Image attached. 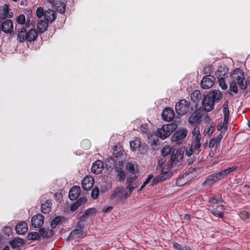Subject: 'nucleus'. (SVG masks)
<instances>
[{"instance_id": "obj_53", "label": "nucleus", "mask_w": 250, "mask_h": 250, "mask_svg": "<svg viewBox=\"0 0 250 250\" xmlns=\"http://www.w3.org/2000/svg\"><path fill=\"white\" fill-rule=\"evenodd\" d=\"M173 247L175 249L179 250H185V248H184L185 247L182 246V245H181L180 244H179L177 243H174Z\"/></svg>"}, {"instance_id": "obj_37", "label": "nucleus", "mask_w": 250, "mask_h": 250, "mask_svg": "<svg viewBox=\"0 0 250 250\" xmlns=\"http://www.w3.org/2000/svg\"><path fill=\"white\" fill-rule=\"evenodd\" d=\"M64 218L61 216H58L55 217L51 223V227L52 229H55L57 226L59 224L61 221Z\"/></svg>"}, {"instance_id": "obj_64", "label": "nucleus", "mask_w": 250, "mask_h": 250, "mask_svg": "<svg viewBox=\"0 0 250 250\" xmlns=\"http://www.w3.org/2000/svg\"><path fill=\"white\" fill-rule=\"evenodd\" d=\"M147 148H148V146H143V150H142V151L140 152V153H145V152L146 151Z\"/></svg>"}, {"instance_id": "obj_58", "label": "nucleus", "mask_w": 250, "mask_h": 250, "mask_svg": "<svg viewBox=\"0 0 250 250\" xmlns=\"http://www.w3.org/2000/svg\"><path fill=\"white\" fill-rule=\"evenodd\" d=\"M229 116H224L223 123L225 126H228Z\"/></svg>"}, {"instance_id": "obj_42", "label": "nucleus", "mask_w": 250, "mask_h": 250, "mask_svg": "<svg viewBox=\"0 0 250 250\" xmlns=\"http://www.w3.org/2000/svg\"><path fill=\"white\" fill-rule=\"evenodd\" d=\"M239 215L241 219L243 220L250 218V212L245 210H242Z\"/></svg>"}, {"instance_id": "obj_9", "label": "nucleus", "mask_w": 250, "mask_h": 250, "mask_svg": "<svg viewBox=\"0 0 250 250\" xmlns=\"http://www.w3.org/2000/svg\"><path fill=\"white\" fill-rule=\"evenodd\" d=\"M201 143L191 141V145L186 150L185 155L190 157L192 154L198 155L201 151Z\"/></svg>"}, {"instance_id": "obj_7", "label": "nucleus", "mask_w": 250, "mask_h": 250, "mask_svg": "<svg viewBox=\"0 0 250 250\" xmlns=\"http://www.w3.org/2000/svg\"><path fill=\"white\" fill-rule=\"evenodd\" d=\"M189 109V103L185 99L181 100L175 105L176 111L180 115H184L188 113Z\"/></svg>"}, {"instance_id": "obj_26", "label": "nucleus", "mask_w": 250, "mask_h": 250, "mask_svg": "<svg viewBox=\"0 0 250 250\" xmlns=\"http://www.w3.org/2000/svg\"><path fill=\"white\" fill-rule=\"evenodd\" d=\"M44 17L46 21L51 22L56 19L55 13L52 10H48L44 12Z\"/></svg>"}, {"instance_id": "obj_27", "label": "nucleus", "mask_w": 250, "mask_h": 250, "mask_svg": "<svg viewBox=\"0 0 250 250\" xmlns=\"http://www.w3.org/2000/svg\"><path fill=\"white\" fill-rule=\"evenodd\" d=\"M222 202V197L220 193L215 194L208 199V203L212 204H217Z\"/></svg>"}, {"instance_id": "obj_59", "label": "nucleus", "mask_w": 250, "mask_h": 250, "mask_svg": "<svg viewBox=\"0 0 250 250\" xmlns=\"http://www.w3.org/2000/svg\"><path fill=\"white\" fill-rule=\"evenodd\" d=\"M166 162L165 157L162 158L158 161V164L160 166H162Z\"/></svg>"}, {"instance_id": "obj_2", "label": "nucleus", "mask_w": 250, "mask_h": 250, "mask_svg": "<svg viewBox=\"0 0 250 250\" xmlns=\"http://www.w3.org/2000/svg\"><path fill=\"white\" fill-rule=\"evenodd\" d=\"M222 97L221 92L216 90L204 95L202 102L203 108L207 112L210 111L213 108L215 103L220 102Z\"/></svg>"}, {"instance_id": "obj_4", "label": "nucleus", "mask_w": 250, "mask_h": 250, "mask_svg": "<svg viewBox=\"0 0 250 250\" xmlns=\"http://www.w3.org/2000/svg\"><path fill=\"white\" fill-rule=\"evenodd\" d=\"M215 75L221 88L223 90L227 89L228 85L225 83V79L228 77V67L226 65L219 66L215 72Z\"/></svg>"}, {"instance_id": "obj_31", "label": "nucleus", "mask_w": 250, "mask_h": 250, "mask_svg": "<svg viewBox=\"0 0 250 250\" xmlns=\"http://www.w3.org/2000/svg\"><path fill=\"white\" fill-rule=\"evenodd\" d=\"M125 191H126L124 190V188L123 187H118L114 190L113 193L111 195V198L112 199L115 198L117 196L120 195L122 193L124 194V197L126 198L125 197Z\"/></svg>"}, {"instance_id": "obj_57", "label": "nucleus", "mask_w": 250, "mask_h": 250, "mask_svg": "<svg viewBox=\"0 0 250 250\" xmlns=\"http://www.w3.org/2000/svg\"><path fill=\"white\" fill-rule=\"evenodd\" d=\"M228 126H225L224 123H221L219 125H218V129L219 130L226 129H227Z\"/></svg>"}, {"instance_id": "obj_35", "label": "nucleus", "mask_w": 250, "mask_h": 250, "mask_svg": "<svg viewBox=\"0 0 250 250\" xmlns=\"http://www.w3.org/2000/svg\"><path fill=\"white\" fill-rule=\"evenodd\" d=\"M96 212V209L94 208H90L86 210H85L83 212H80L79 214V216L81 218L84 217H87L89 216H91L94 214Z\"/></svg>"}, {"instance_id": "obj_1", "label": "nucleus", "mask_w": 250, "mask_h": 250, "mask_svg": "<svg viewBox=\"0 0 250 250\" xmlns=\"http://www.w3.org/2000/svg\"><path fill=\"white\" fill-rule=\"evenodd\" d=\"M182 160V155L176 156L173 153L172 154L170 163L168 166H165L161 170V173L158 175L153 180L156 183L166 180V179L172 176V173L170 171L171 168L174 166H179L181 165V161Z\"/></svg>"}, {"instance_id": "obj_62", "label": "nucleus", "mask_w": 250, "mask_h": 250, "mask_svg": "<svg viewBox=\"0 0 250 250\" xmlns=\"http://www.w3.org/2000/svg\"><path fill=\"white\" fill-rule=\"evenodd\" d=\"M195 159L194 158V157H193V158H189L188 160V164H191L195 161Z\"/></svg>"}, {"instance_id": "obj_21", "label": "nucleus", "mask_w": 250, "mask_h": 250, "mask_svg": "<svg viewBox=\"0 0 250 250\" xmlns=\"http://www.w3.org/2000/svg\"><path fill=\"white\" fill-rule=\"evenodd\" d=\"M201 118V114L200 111H196L192 113L191 115L189 117L188 121L191 124L197 123L199 122Z\"/></svg>"}, {"instance_id": "obj_3", "label": "nucleus", "mask_w": 250, "mask_h": 250, "mask_svg": "<svg viewBox=\"0 0 250 250\" xmlns=\"http://www.w3.org/2000/svg\"><path fill=\"white\" fill-rule=\"evenodd\" d=\"M38 36L37 32L35 29H31L27 32L26 29L22 27L18 30V38L21 42L25 41L34 42L36 40Z\"/></svg>"}, {"instance_id": "obj_14", "label": "nucleus", "mask_w": 250, "mask_h": 250, "mask_svg": "<svg viewBox=\"0 0 250 250\" xmlns=\"http://www.w3.org/2000/svg\"><path fill=\"white\" fill-rule=\"evenodd\" d=\"M94 184V178L91 176H86L83 179L82 186L84 190H89L93 187Z\"/></svg>"}, {"instance_id": "obj_23", "label": "nucleus", "mask_w": 250, "mask_h": 250, "mask_svg": "<svg viewBox=\"0 0 250 250\" xmlns=\"http://www.w3.org/2000/svg\"><path fill=\"white\" fill-rule=\"evenodd\" d=\"M52 203L47 200L41 205V211L44 214H48L51 211Z\"/></svg>"}, {"instance_id": "obj_45", "label": "nucleus", "mask_w": 250, "mask_h": 250, "mask_svg": "<svg viewBox=\"0 0 250 250\" xmlns=\"http://www.w3.org/2000/svg\"><path fill=\"white\" fill-rule=\"evenodd\" d=\"M229 90L230 92H233L235 94L238 93L237 85L234 82H231L229 84Z\"/></svg>"}, {"instance_id": "obj_43", "label": "nucleus", "mask_w": 250, "mask_h": 250, "mask_svg": "<svg viewBox=\"0 0 250 250\" xmlns=\"http://www.w3.org/2000/svg\"><path fill=\"white\" fill-rule=\"evenodd\" d=\"M171 148L169 146H166L162 150V154L164 157L169 155L170 154Z\"/></svg>"}, {"instance_id": "obj_56", "label": "nucleus", "mask_w": 250, "mask_h": 250, "mask_svg": "<svg viewBox=\"0 0 250 250\" xmlns=\"http://www.w3.org/2000/svg\"><path fill=\"white\" fill-rule=\"evenodd\" d=\"M214 146H215L216 148V144L215 143L214 140L212 139L209 142V147L210 148H213Z\"/></svg>"}, {"instance_id": "obj_36", "label": "nucleus", "mask_w": 250, "mask_h": 250, "mask_svg": "<svg viewBox=\"0 0 250 250\" xmlns=\"http://www.w3.org/2000/svg\"><path fill=\"white\" fill-rule=\"evenodd\" d=\"M17 21L18 23L23 25L25 24L26 27H29L30 25V21H25V17L23 14H21L17 18Z\"/></svg>"}, {"instance_id": "obj_46", "label": "nucleus", "mask_w": 250, "mask_h": 250, "mask_svg": "<svg viewBox=\"0 0 250 250\" xmlns=\"http://www.w3.org/2000/svg\"><path fill=\"white\" fill-rule=\"evenodd\" d=\"M123 163L122 161H118L115 165V171L116 172L123 171Z\"/></svg>"}, {"instance_id": "obj_52", "label": "nucleus", "mask_w": 250, "mask_h": 250, "mask_svg": "<svg viewBox=\"0 0 250 250\" xmlns=\"http://www.w3.org/2000/svg\"><path fill=\"white\" fill-rule=\"evenodd\" d=\"M140 130L143 133H147L148 130L147 125H142L140 126Z\"/></svg>"}, {"instance_id": "obj_6", "label": "nucleus", "mask_w": 250, "mask_h": 250, "mask_svg": "<svg viewBox=\"0 0 250 250\" xmlns=\"http://www.w3.org/2000/svg\"><path fill=\"white\" fill-rule=\"evenodd\" d=\"M233 81L235 83L239 85L242 90L247 89L246 81L244 82L245 78L244 77V73L240 70L235 71L232 76Z\"/></svg>"}, {"instance_id": "obj_8", "label": "nucleus", "mask_w": 250, "mask_h": 250, "mask_svg": "<svg viewBox=\"0 0 250 250\" xmlns=\"http://www.w3.org/2000/svg\"><path fill=\"white\" fill-rule=\"evenodd\" d=\"M138 175H134L132 176H128L127 177V186L126 187V190L125 193V197H127L129 196L132 191L138 186V183L135 180L138 178Z\"/></svg>"}, {"instance_id": "obj_51", "label": "nucleus", "mask_w": 250, "mask_h": 250, "mask_svg": "<svg viewBox=\"0 0 250 250\" xmlns=\"http://www.w3.org/2000/svg\"><path fill=\"white\" fill-rule=\"evenodd\" d=\"M86 199L85 197H81L78 199L76 202L78 203L79 206H82L86 202Z\"/></svg>"}, {"instance_id": "obj_61", "label": "nucleus", "mask_w": 250, "mask_h": 250, "mask_svg": "<svg viewBox=\"0 0 250 250\" xmlns=\"http://www.w3.org/2000/svg\"><path fill=\"white\" fill-rule=\"evenodd\" d=\"M84 144H87V146L86 147H85V149L88 148L90 146V143L89 142V141L88 140H84L82 142V145H83Z\"/></svg>"}, {"instance_id": "obj_32", "label": "nucleus", "mask_w": 250, "mask_h": 250, "mask_svg": "<svg viewBox=\"0 0 250 250\" xmlns=\"http://www.w3.org/2000/svg\"><path fill=\"white\" fill-rule=\"evenodd\" d=\"M202 97V94L199 90H194L190 95L191 100L194 103H196L200 101Z\"/></svg>"}, {"instance_id": "obj_5", "label": "nucleus", "mask_w": 250, "mask_h": 250, "mask_svg": "<svg viewBox=\"0 0 250 250\" xmlns=\"http://www.w3.org/2000/svg\"><path fill=\"white\" fill-rule=\"evenodd\" d=\"M177 127V124L175 123H171L168 125H163L161 128L157 129V136L162 140H165Z\"/></svg>"}, {"instance_id": "obj_30", "label": "nucleus", "mask_w": 250, "mask_h": 250, "mask_svg": "<svg viewBox=\"0 0 250 250\" xmlns=\"http://www.w3.org/2000/svg\"><path fill=\"white\" fill-rule=\"evenodd\" d=\"M188 174H188L186 172L184 175L180 176L176 181V185L178 187H181L186 184L188 182V178H186V177Z\"/></svg>"}, {"instance_id": "obj_28", "label": "nucleus", "mask_w": 250, "mask_h": 250, "mask_svg": "<svg viewBox=\"0 0 250 250\" xmlns=\"http://www.w3.org/2000/svg\"><path fill=\"white\" fill-rule=\"evenodd\" d=\"M192 140L193 142H200L201 139V135L200 133L199 128L196 127L192 131Z\"/></svg>"}, {"instance_id": "obj_44", "label": "nucleus", "mask_w": 250, "mask_h": 250, "mask_svg": "<svg viewBox=\"0 0 250 250\" xmlns=\"http://www.w3.org/2000/svg\"><path fill=\"white\" fill-rule=\"evenodd\" d=\"M222 138L223 134L222 132H221L219 134L217 135L216 137H215L213 138V140H214L215 143L216 144V148H218V147L220 146V143Z\"/></svg>"}, {"instance_id": "obj_29", "label": "nucleus", "mask_w": 250, "mask_h": 250, "mask_svg": "<svg viewBox=\"0 0 250 250\" xmlns=\"http://www.w3.org/2000/svg\"><path fill=\"white\" fill-rule=\"evenodd\" d=\"M48 27V23L47 21L41 20L38 21L37 28L40 33H43L47 30Z\"/></svg>"}, {"instance_id": "obj_39", "label": "nucleus", "mask_w": 250, "mask_h": 250, "mask_svg": "<svg viewBox=\"0 0 250 250\" xmlns=\"http://www.w3.org/2000/svg\"><path fill=\"white\" fill-rule=\"evenodd\" d=\"M209 210L215 216H216L218 218L223 217L224 214V211L220 210L217 207L216 208H213Z\"/></svg>"}, {"instance_id": "obj_40", "label": "nucleus", "mask_w": 250, "mask_h": 250, "mask_svg": "<svg viewBox=\"0 0 250 250\" xmlns=\"http://www.w3.org/2000/svg\"><path fill=\"white\" fill-rule=\"evenodd\" d=\"M40 238V234L37 232L29 233L27 235V239L29 240H35Z\"/></svg>"}, {"instance_id": "obj_34", "label": "nucleus", "mask_w": 250, "mask_h": 250, "mask_svg": "<svg viewBox=\"0 0 250 250\" xmlns=\"http://www.w3.org/2000/svg\"><path fill=\"white\" fill-rule=\"evenodd\" d=\"M23 243V239L20 238H15L11 242V246L13 248L16 249L21 247Z\"/></svg>"}, {"instance_id": "obj_54", "label": "nucleus", "mask_w": 250, "mask_h": 250, "mask_svg": "<svg viewBox=\"0 0 250 250\" xmlns=\"http://www.w3.org/2000/svg\"><path fill=\"white\" fill-rule=\"evenodd\" d=\"M80 206H79V205L78 204V203L75 202L74 203H73L71 206V208H70V210L71 211H75Z\"/></svg>"}, {"instance_id": "obj_12", "label": "nucleus", "mask_w": 250, "mask_h": 250, "mask_svg": "<svg viewBox=\"0 0 250 250\" xmlns=\"http://www.w3.org/2000/svg\"><path fill=\"white\" fill-rule=\"evenodd\" d=\"M44 219L42 214L34 215L31 219L32 226L35 228L41 227L44 223Z\"/></svg>"}, {"instance_id": "obj_47", "label": "nucleus", "mask_w": 250, "mask_h": 250, "mask_svg": "<svg viewBox=\"0 0 250 250\" xmlns=\"http://www.w3.org/2000/svg\"><path fill=\"white\" fill-rule=\"evenodd\" d=\"M99 195V189L98 188H94L91 191V196L94 199H97Z\"/></svg>"}, {"instance_id": "obj_13", "label": "nucleus", "mask_w": 250, "mask_h": 250, "mask_svg": "<svg viewBox=\"0 0 250 250\" xmlns=\"http://www.w3.org/2000/svg\"><path fill=\"white\" fill-rule=\"evenodd\" d=\"M237 169V166H233L230 167L225 170H221L216 173H215L218 180H220L222 179L225 178L227 175H228L231 172L234 171Z\"/></svg>"}, {"instance_id": "obj_41", "label": "nucleus", "mask_w": 250, "mask_h": 250, "mask_svg": "<svg viewBox=\"0 0 250 250\" xmlns=\"http://www.w3.org/2000/svg\"><path fill=\"white\" fill-rule=\"evenodd\" d=\"M228 104L229 103L228 101H226L222 105V109H223V112L224 114V116H229V111L228 107Z\"/></svg>"}, {"instance_id": "obj_49", "label": "nucleus", "mask_w": 250, "mask_h": 250, "mask_svg": "<svg viewBox=\"0 0 250 250\" xmlns=\"http://www.w3.org/2000/svg\"><path fill=\"white\" fill-rule=\"evenodd\" d=\"M213 71V67L211 65H208L207 67H205L203 69L204 74L210 75V73Z\"/></svg>"}, {"instance_id": "obj_22", "label": "nucleus", "mask_w": 250, "mask_h": 250, "mask_svg": "<svg viewBox=\"0 0 250 250\" xmlns=\"http://www.w3.org/2000/svg\"><path fill=\"white\" fill-rule=\"evenodd\" d=\"M40 237L42 236L43 238H49L53 235V231L50 229H46L44 228H41L39 229L38 232Z\"/></svg>"}, {"instance_id": "obj_60", "label": "nucleus", "mask_w": 250, "mask_h": 250, "mask_svg": "<svg viewBox=\"0 0 250 250\" xmlns=\"http://www.w3.org/2000/svg\"><path fill=\"white\" fill-rule=\"evenodd\" d=\"M184 218L186 221V223H189L190 221V216L188 214H185L184 215Z\"/></svg>"}, {"instance_id": "obj_63", "label": "nucleus", "mask_w": 250, "mask_h": 250, "mask_svg": "<svg viewBox=\"0 0 250 250\" xmlns=\"http://www.w3.org/2000/svg\"><path fill=\"white\" fill-rule=\"evenodd\" d=\"M217 207L219 209L222 210V211H224L226 209V207L223 205L218 206Z\"/></svg>"}, {"instance_id": "obj_20", "label": "nucleus", "mask_w": 250, "mask_h": 250, "mask_svg": "<svg viewBox=\"0 0 250 250\" xmlns=\"http://www.w3.org/2000/svg\"><path fill=\"white\" fill-rule=\"evenodd\" d=\"M125 170L127 174L130 173L133 175V176L137 175L136 174L139 172L137 166H135L134 164L131 162H128L126 163L125 166Z\"/></svg>"}, {"instance_id": "obj_15", "label": "nucleus", "mask_w": 250, "mask_h": 250, "mask_svg": "<svg viewBox=\"0 0 250 250\" xmlns=\"http://www.w3.org/2000/svg\"><path fill=\"white\" fill-rule=\"evenodd\" d=\"M174 112L173 110L169 107L166 108L162 114V119L166 121H171L174 117Z\"/></svg>"}, {"instance_id": "obj_25", "label": "nucleus", "mask_w": 250, "mask_h": 250, "mask_svg": "<svg viewBox=\"0 0 250 250\" xmlns=\"http://www.w3.org/2000/svg\"><path fill=\"white\" fill-rule=\"evenodd\" d=\"M218 181L215 174H212L209 175L206 179V180L203 183V186H207L211 185L216 181Z\"/></svg>"}, {"instance_id": "obj_24", "label": "nucleus", "mask_w": 250, "mask_h": 250, "mask_svg": "<svg viewBox=\"0 0 250 250\" xmlns=\"http://www.w3.org/2000/svg\"><path fill=\"white\" fill-rule=\"evenodd\" d=\"M130 148L132 151L140 152L141 143L140 139L137 138L133 141L130 142Z\"/></svg>"}, {"instance_id": "obj_38", "label": "nucleus", "mask_w": 250, "mask_h": 250, "mask_svg": "<svg viewBox=\"0 0 250 250\" xmlns=\"http://www.w3.org/2000/svg\"><path fill=\"white\" fill-rule=\"evenodd\" d=\"M83 233L82 229H76L72 231L70 234V237L73 239H75L80 237Z\"/></svg>"}, {"instance_id": "obj_48", "label": "nucleus", "mask_w": 250, "mask_h": 250, "mask_svg": "<svg viewBox=\"0 0 250 250\" xmlns=\"http://www.w3.org/2000/svg\"><path fill=\"white\" fill-rule=\"evenodd\" d=\"M117 176L118 178L119 181H123L125 179V173L124 171H121L119 172H117Z\"/></svg>"}, {"instance_id": "obj_10", "label": "nucleus", "mask_w": 250, "mask_h": 250, "mask_svg": "<svg viewBox=\"0 0 250 250\" xmlns=\"http://www.w3.org/2000/svg\"><path fill=\"white\" fill-rule=\"evenodd\" d=\"M215 80V77L212 75H206L201 81V86L204 89H208L212 86Z\"/></svg>"}, {"instance_id": "obj_17", "label": "nucleus", "mask_w": 250, "mask_h": 250, "mask_svg": "<svg viewBox=\"0 0 250 250\" xmlns=\"http://www.w3.org/2000/svg\"><path fill=\"white\" fill-rule=\"evenodd\" d=\"M104 168V163L101 160L95 161L91 167V170L93 173L98 174L101 173Z\"/></svg>"}, {"instance_id": "obj_16", "label": "nucleus", "mask_w": 250, "mask_h": 250, "mask_svg": "<svg viewBox=\"0 0 250 250\" xmlns=\"http://www.w3.org/2000/svg\"><path fill=\"white\" fill-rule=\"evenodd\" d=\"M1 29L5 34L12 33L13 31V24L12 21L7 19L3 22H2Z\"/></svg>"}, {"instance_id": "obj_11", "label": "nucleus", "mask_w": 250, "mask_h": 250, "mask_svg": "<svg viewBox=\"0 0 250 250\" xmlns=\"http://www.w3.org/2000/svg\"><path fill=\"white\" fill-rule=\"evenodd\" d=\"M188 134V131L184 128H181L176 131L172 137L173 142H178L185 139Z\"/></svg>"}, {"instance_id": "obj_55", "label": "nucleus", "mask_w": 250, "mask_h": 250, "mask_svg": "<svg viewBox=\"0 0 250 250\" xmlns=\"http://www.w3.org/2000/svg\"><path fill=\"white\" fill-rule=\"evenodd\" d=\"M113 209L112 207H104L103 209V211L105 213L110 212Z\"/></svg>"}, {"instance_id": "obj_19", "label": "nucleus", "mask_w": 250, "mask_h": 250, "mask_svg": "<svg viewBox=\"0 0 250 250\" xmlns=\"http://www.w3.org/2000/svg\"><path fill=\"white\" fill-rule=\"evenodd\" d=\"M80 188L78 186H73L69 192V198L71 200H76L80 195Z\"/></svg>"}, {"instance_id": "obj_33", "label": "nucleus", "mask_w": 250, "mask_h": 250, "mask_svg": "<svg viewBox=\"0 0 250 250\" xmlns=\"http://www.w3.org/2000/svg\"><path fill=\"white\" fill-rule=\"evenodd\" d=\"M52 5H55L56 10L58 12L61 13H64L65 11V5L63 2H58L54 0V3L51 4Z\"/></svg>"}, {"instance_id": "obj_18", "label": "nucleus", "mask_w": 250, "mask_h": 250, "mask_svg": "<svg viewBox=\"0 0 250 250\" xmlns=\"http://www.w3.org/2000/svg\"><path fill=\"white\" fill-rule=\"evenodd\" d=\"M15 229L17 234L19 235L24 234L28 230L27 224L24 222H20L16 226Z\"/></svg>"}, {"instance_id": "obj_50", "label": "nucleus", "mask_w": 250, "mask_h": 250, "mask_svg": "<svg viewBox=\"0 0 250 250\" xmlns=\"http://www.w3.org/2000/svg\"><path fill=\"white\" fill-rule=\"evenodd\" d=\"M43 15H44L43 9L42 7L38 8L36 11L37 16L39 18H41L43 16Z\"/></svg>"}]
</instances>
